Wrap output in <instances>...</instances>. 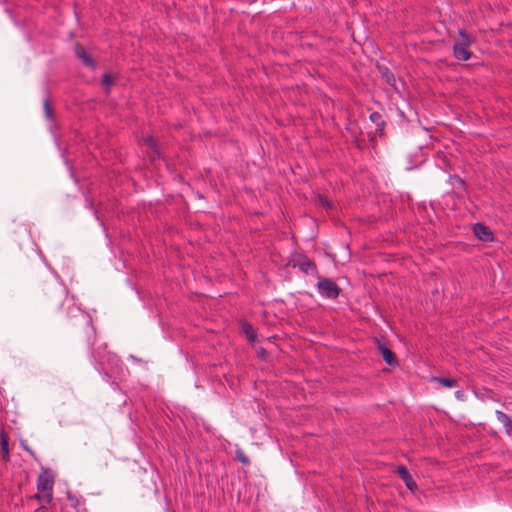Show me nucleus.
Masks as SVG:
<instances>
[{"mask_svg": "<svg viewBox=\"0 0 512 512\" xmlns=\"http://www.w3.org/2000/svg\"><path fill=\"white\" fill-rule=\"evenodd\" d=\"M53 486V474L48 470L42 471L37 479L38 493L36 495L37 499L41 503V508H45V505L50 503V501L52 500Z\"/></svg>", "mask_w": 512, "mask_h": 512, "instance_id": "f03ea898", "label": "nucleus"}, {"mask_svg": "<svg viewBox=\"0 0 512 512\" xmlns=\"http://www.w3.org/2000/svg\"><path fill=\"white\" fill-rule=\"evenodd\" d=\"M90 354L93 359L99 360L97 370L103 371V376L106 381H109L110 379V371L113 372L120 366V364H122L119 357L110 352L104 356H100L99 352H96L93 348H91Z\"/></svg>", "mask_w": 512, "mask_h": 512, "instance_id": "7ed1b4c3", "label": "nucleus"}, {"mask_svg": "<svg viewBox=\"0 0 512 512\" xmlns=\"http://www.w3.org/2000/svg\"><path fill=\"white\" fill-rule=\"evenodd\" d=\"M474 234L478 237V239L483 241H491L493 239V233L491 230L481 223H476L474 225Z\"/></svg>", "mask_w": 512, "mask_h": 512, "instance_id": "1a4fd4ad", "label": "nucleus"}, {"mask_svg": "<svg viewBox=\"0 0 512 512\" xmlns=\"http://www.w3.org/2000/svg\"><path fill=\"white\" fill-rule=\"evenodd\" d=\"M241 326H242V331L246 335L247 340L250 343H254L257 339V334H256V331L253 328V326L246 321L242 322Z\"/></svg>", "mask_w": 512, "mask_h": 512, "instance_id": "2eb2a0df", "label": "nucleus"}, {"mask_svg": "<svg viewBox=\"0 0 512 512\" xmlns=\"http://www.w3.org/2000/svg\"><path fill=\"white\" fill-rule=\"evenodd\" d=\"M378 348H379V350H380V352H381V354L383 356V359L386 362V364L393 365V364H395L397 362L395 354L387 346H385L384 344H380L378 346Z\"/></svg>", "mask_w": 512, "mask_h": 512, "instance_id": "ddd939ff", "label": "nucleus"}, {"mask_svg": "<svg viewBox=\"0 0 512 512\" xmlns=\"http://www.w3.org/2000/svg\"><path fill=\"white\" fill-rule=\"evenodd\" d=\"M455 397L458 399V400H464V397H465V393L463 390H458L455 392Z\"/></svg>", "mask_w": 512, "mask_h": 512, "instance_id": "b1692460", "label": "nucleus"}, {"mask_svg": "<svg viewBox=\"0 0 512 512\" xmlns=\"http://www.w3.org/2000/svg\"><path fill=\"white\" fill-rule=\"evenodd\" d=\"M47 289L51 296L52 304L56 308H60L62 306L63 300L65 298L64 289L59 286H56V285H50L47 287Z\"/></svg>", "mask_w": 512, "mask_h": 512, "instance_id": "423d86ee", "label": "nucleus"}, {"mask_svg": "<svg viewBox=\"0 0 512 512\" xmlns=\"http://www.w3.org/2000/svg\"><path fill=\"white\" fill-rule=\"evenodd\" d=\"M1 453L4 460H9V444L6 436H2L1 438Z\"/></svg>", "mask_w": 512, "mask_h": 512, "instance_id": "6ab92c4d", "label": "nucleus"}, {"mask_svg": "<svg viewBox=\"0 0 512 512\" xmlns=\"http://www.w3.org/2000/svg\"><path fill=\"white\" fill-rule=\"evenodd\" d=\"M75 53L79 59L82 60L83 64L87 67H90L92 69L96 68V62L93 60V58L85 51V49L82 46H76Z\"/></svg>", "mask_w": 512, "mask_h": 512, "instance_id": "9d476101", "label": "nucleus"}, {"mask_svg": "<svg viewBox=\"0 0 512 512\" xmlns=\"http://www.w3.org/2000/svg\"><path fill=\"white\" fill-rule=\"evenodd\" d=\"M369 118L376 125V132L383 130L385 122L383 120L382 115L379 112H372Z\"/></svg>", "mask_w": 512, "mask_h": 512, "instance_id": "f3484780", "label": "nucleus"}, {"mask_svg": "<svg viewBox=\"0 0 512 512\" xmlns=\"http://www.w3.org/2000/svg\"><path fill=\"white\" fill-rule=\"evenodd\" d=\"M102 84L106 87V92H109L110 87L113 84V79L109 73H105L102 76Z\"/></svg>", "mask_w": 512, "mask_h": 512, "instance_id": "412c9836", "label": "nucleus"}, {"mask_svg": "<svg viewBox=\"0 0 512 512\" xmlns=\"http://www.w3.org/2000/svg\"><path fill=\"white\" fill-rule=\"evenodd\" d=\"M431 381L441 384L442 386L446 388H453L457 385V381L453 378H446V377H440V376H432Z\"/></svg>", "mask_w": 512, "mask_h": 512, "instance_id": "dca6fc26", "label": "nucleus"}, {"mask_svg": "<svg viewBox=\"0 0 512 512\" xmlns=\"http://www.w3.org/2000/svg\"><path fill=\"white\" fill-rule=\"evenodd\" d=\"M316 288L321 297L331 300L336 299L341 292L340 287L334 280L320 275L317 277Z\"/></svg>", "mask_w": 512, "mask_h": 512, "instance_id": "39448f33", "label": "nucleus"}, {"mask_svg": "<svg viewBox=\"0 0 512 512\" xmlns=\"http://www.w3.org/2000/svg\"><path fill=\"white\" fill-rule=\"evenodd\" d=\"M396 472L410 491L414 492L417 489V484L406 467L398 466Z\"/></svg>", "mask_w": 512, "mask_h": 512, "instance_id": "0eeeda50", "label": "nucleus"}, {"mask_svg": "<svg viewBox=\"0 0 512 512\" xmlns=\"http://www.w3.org/2000/svg\"><path fill=\"white\" fill-rule=\"evenodd\" d=\"M289 265L293 268H298L305 275H311L315 278L319 276L316 263L312 261L306 254H296L289 262Z\"/></svg>", "mask_w": 512, "mask_h": 512, "instance_id": "20e7f679", "label": "nucleus"}, {"mask_svg": "<svg viewBox=\"0 0 512 512\" xmlns=\"http://www.w3.org/2000/svg\"><path fill=\"white\" fill-rule=\"evenodd\" d=\"M237 459L243 464V465H248L250 463L248 457L242 452V451H237Z\"/></svg>", "mask_w": 512, "mask_h": 512, "instance_id": "5701e85b", "label": "nucleus"}, {"mask_svg": "<svg viewBox=\"0 0 512 512\" xmlns=\"http://www.w3.org/2000/svg\"><path fill=\"white\" fill-rule=\"evenodd\" d=\"M67 316L70 319L72 325H82L86 328L87 341L89 345H92V340L95 338V328L92 325L91 316L81 310L79 307L75 305H71L67 309Z\"/></svg>", "mask_w": 512, "mask_h": 512, "instance_id": "f257e3e1", "label": "nucleus"}, {"mask_svg": "<svg viewBox=\"0 0 512 512\" xmlns=\"http://www.w3.org/2000/svg\"><path fill=\"white\" fill-rule=\"evenodd\" d=\"M143 145L148 149L150 150L149 151V157L152 159V160H155L157 158L160 157V153L159 151L157 150L156 148V145H155V141L152 137L150 136H147L143 139Z\"/></svg>", "mask_w": 512, "mask_h": 512, "instance_id": "f8f14e48", "label": "nucleus"}, {"mask_svg": "<svg viewBox=\"0 0 512 512\" xmlns=\"http://www.w3.org/2000/svg\"><path fill=\"white\" fill-rule=\"evenodd\" d=\"M44 113H45L46 118H48V119H51L53 116L52 108L50 106L48 99L44 100Z\"/></svg>", "mask_w": 512, "mask_h": 512, "instance_id": "4be33fe9", "label": "nucleus"}, {"mask_svg": "<svg viewBox=\"0 0 512 512\" xmlns=\"http://www.w3.org/2000/svg\"><path fill=\"white\" fill-rule=\"evenodd\" d=\"M23 448L32 456H34V452L27 446L22 444Z\"/></svg>", "mask_w": 512, "mask_h": 512, "instance_id": "393cba45", "label": "nucleus"}, {"mask_svg": "<svg viewBox=\"0 0 512 512\" xmlns=\"http://www.w3.org/2000/svg\"><path fill=\"white\" fill-rule=\"evenodd\" d=\"M458 35L460 38V41L458 42L459 44L467 46V47H470L473 44L474 38L471 35H469L468 33H466L465 30L459 29Z\"/></svg>", "mask_w": 512, "mask_h": 512, "instance_id": "a211bd4d", "label": "nucleus"}, {"mask_svg": "<svg viewBox=\"0 0 512 512\" xmlns=\"http://www.w3.org/2000/svg\"><path fill=\"white\" fill-rule=\"evenodd\" d=\"M497 420L504 426L505 433L512 437V420L511 418L504 412L497 410L495 412Z\"/></svg>", "mask_w": 512, "mask_h": 512, "instance_id": "9b49d317", "label": "nucleus"}, {"mask_svg": "<svg viewBox=\"0 0 512 512\" xmlns=\"http://www.w3.org/2000/svg\"><path fill=\"white\" fill-rule=\"evenodd\" d=\"M449 183L457 193L465 191V181L460 176L449 175Z\"/></svg>", "mask_w": 512, "mask_h": 512, "instance_id": "4468645a", "label": "nucleus"}, {"mask_svg": "<svg viewBox=\"0 0 512 512\" xmlns=\"http://www.w3.org/2000/svg\"><path fill=\"white\" fill-rule=\"evenodd\" d=\"M469 47L461 45L459 43H454L453 45V54L457 60L467 61L471 58L472 53L468 49Z\"/></svg>", "mask_w": 512, "mask_h": 512, "instance_id": "6e6552de", "label": "nucleus"}, {"mask_svg": "<svg viewBox=\"0 0 512 512\" xmlns=\"http://www.w3.org/2000/svg\"><path fill=\"white\" fill-rule=\"evenodd\" d=\"M382 76H383V78L385 79V81H386L389 85H391V86L395 87V85H396V79H395V76H394V74H393V73H391V72L389 71V69H388V68H385L384 70H382Z\"/></svg>", "mask_w": 512, "mask_h": 512, "instance_id": "aec40b11", "label": "nucleus"}]
</instances>
